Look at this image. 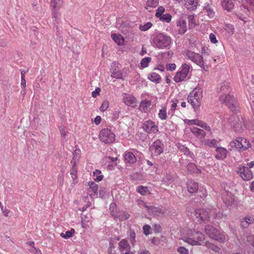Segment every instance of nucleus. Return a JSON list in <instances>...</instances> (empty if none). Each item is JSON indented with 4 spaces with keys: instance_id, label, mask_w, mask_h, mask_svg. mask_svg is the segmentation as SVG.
<instances>
[{
    "instance_id": "obj_1",
    "label": "nucleus",
    "mask_w": 254,
    "mask_h": 254,
    "mask_svg": "<svg viewBox=\"0 0 254 254\" xmlns=\"http://www.w3.org/2000/svg\"><path fill=\"white\" fill-rule=\"evenodd\" d=\"M172 43L171 37L163 33H154L151 38L153 47L159 49H169Z\"/></svg>"
},
{
    "instance_id": "obj_2",
    "label": "nucleus",
    "mask_w": 254,
    "mask_h": 254,
    "mask_svg": "<svg viewBox=\"0 0 254 254\" xmlns=\"http://www.w3.org/2000/svg\"><path fill=\"white\" fill-rule=\"evenodd\" d=\"M204 239L205 236L201 232L192 229H188L182 240L191 246H200Z\"/></svg>"
},
{
    "instance_id": "obj_3",
    "label": "nucleus",
    "mask_w": 254,
    "mask_h": 254,
    "mask_svg": "<svg viewBox=\"0 0 254 254\" xmlns=\"http://www.w3.org/2000/svg\"><path fill=\"white\" fill-rule=\"evenodd\" d=\"M185 58L191 61L192 62L199 66L200 68L205 69L207 65L202 55L194 52L187 50L184 52Z\"/></svg>"
},
{
    "instance_id": "obj_4",
    "label": "nucleus",
    "mask_w": 254,
    "mask_h": 254,
    "mask_svg": "<svg viewBox=\"0 0 254 254\" xmlns=\"http://www.w3.org/2000/svg\"><path fill=\"white\" fill-rule=\"evenodd\" d=\"M202 97V90L199 88H195L189 94L188 101L194 109L199 107Z\"/></svg>"
},
{
    "instance_id": "obj_5",
    "label": "nucleus",
    "mask_w": 254,
    "mask_h": 254,
    "mask_svg": "<svg viewBox=\"0 0 254 254\" xmlns=\"http://www.w3.org/2000/svg\"><path fill=\"white\" fill-rule=\"evenodd\" d=\"M205 232L208 236L213 240H216L220 243L224 242L225 236L223 232L216 229L211 225H207L205 228Z\"/></svg>"
},
{
    "instance_id": "obj_6",
    "label": "nucleus",
    "mask_w": 254,
    "mask_h": 254,
    "mask_svg": "<svg viewBox=\"0 0 254 254\" xmlns=\"http://www.w3.org/2000/svg\"><path fill=\"white\" fill-rule=\"evenodd\" d=\"M100 140L105 143H111L115 140V135L108 128L102 129L99 133Z\"/></svg>"
},
{
    "instance_id": "obj_7",
    "label": "nucleus",
    "mask_w": 254,
    "mask_h": 254,
    "mask_svg": "<svg viewBox=\"0 0 254 254\" xmlns=\"http://www.w3.org/2000/svg\"><path fill=\"white\" fill-rule=\"evenodd\" d=\"M220 97V100L223 103L226 104L232 111H235L237 106V103L233 95L230 94V92L223 93Z\"/></svg>"
},
{
    "instance_id": "obj_8",
    "label": "nucleus",
    "mask_w": 254,
    "mask_h": 254,
    "mask_svg": "<svg viewBox=\"0 0 254 254\" xmlns=\"http://www.w3.org/2000/svg\"><path fill=\"white\" fill-rule=\"evenodd\" d=\"M190 65L186 63L182 64L181 70L178 71L174 77V80L176 82H180L184 81L187 77L190 68Z\"/></svg>"
},
{
    "instance_id": "obj_9",
    "label": "nucleus",
    "mask_w": 254,
    "mask_h": 254,
    "mask_svg": "<svg viewBox=\"0 0 254 254\" xmlns=\"http://www.w3.org/2000/svg\"><path fill=\"white\" fill-rule=\"evenodd\" d=\"M236 172L239 174L242 179L244 181H249L253 178L252 171L248 167L240 165L237 168Z\"/></svg>"
},
{
    "instance_id": "obj_10",
    "label": "nucleus",
    "mask_w": 254,
    "mask_h": 254,
    "mask_svg": "<svg viewBox=\"0 0 254 254\" xmlns=\"http://www.w3.org/2000/svg\"><path fill=\"white\" fill-rule=\"evenodd\" d=\"M149 150L152 155L158 156L163 152L164 144L160 140L157 139L152 143Z\"/></svg>"
},
{
    "instance_id": "obj_11",
    "label": "nucleus",
    "mask_w": 254,
    "mask_h": 254,
    "mask_svg": "<svg viewBox=\"0 0 254 254\" xmlns=\"http://www.w3.org/2000/svg\"><path fill=\"white\" fill-rule=\"evenodd\" d=\"M143 130L148 133H156L158 132V127L152 121L149 120L145 121L142 125Z\"/></svg>"
},
{
    "instance_id": "obj_12",
    "label": "nucleus",
    "mask_w": 254,
    "mask_h": 254,
    "mask_svg": "<svg viewBox=\"0 0 254 254\" xmlns=\"http://www.w3.org/2000/svg\"><path fill=\"white\" fill-rule=\"evenodd\" d=\"M79 157L78 155L74 156L71 163L72 165V167L70 170V174L71 178L73 180V183L76 184L77 183V166L76 165V162L78 161Z\"/></svg>"
},
{
    "instance_id": "obj_13",
    "label": "nucleus",
    "mask_w": 254,
    "mask_h": 254,
    "mask_svg": "<svg viewBox=\"0 0 254 254\" xmlns=\"http://www.w3.org/2000/svg\"><path fill=\"white\" fill-rule=\"evenodd\" d=\"M221 195L222 199L225 206L227 207L232 206L234 202V196L231 192L223 190Z\"/></svg>"
},
{
    "instance_id": "obj_14",
    "label": "nucleus",
    "mask_w": 254,
    "mask_h": 254,
    "mask_svg": "<svg viewBox=\"0 0 254 254\" xmlns=\"http://www.w3.org/2000/svg\"><path fill=\"white\" fill-rule=\"evenodd\" d=\"M195 215L196 218L202 221H207L209 218L208 210L204 209L199 208L195 209Z\"/></svg>"
},
{
    "instance_id": "obj_15",
    "label": "nucleus",
    "mask_w": 254,
    "mask_h": 254,
    "mask_svg": "<svg viewBox=\"0 0 254 254\" xmlns=\"http://www.w3.org/2000/svg\"><path fill=\"white\" fill-rule=\"evenodd\" d=\"M177 25L179 27V33L180 34L182 35L186 32L187 30L186 16L179 18L177 22Z\"/></svg>"
},
{
    "instance_id": "obj_16",
    "label": "nucleus",
    "mask_w": 254,
    "mask_h": 254,
    "mask_svg": "<svg viewBox=\"0 0 254 254\" xmlns=\"http://www.w3.org/2000/svg\"><path fill=\"white\" fill-rule=\"evenodd\" d=\"M242 138L238 137L236 138L230 142L228 145L229 149L231 150L234 147L238 149H242L243 147V145H242Z\"/></svg>"
},
{
    "instance_id": "obj_17",
    "label": "nucleus",
    "mask_w": 254,
    "mask_h": 254,
    "mask_svg": "<svg viewBox=\"0 0 254 254\" xmlns=\"http://www.w3.org/2000/svg\"><path fill=\"white\" fill-rule=\"evenodd\" d=\"M216 154L215 156V158L218 160H223L226 157L227 150L222 147H218L216 149Z\"/></svg>"
},
{
    "instance_id": "obj_18",
    "label": "nucleus",
    "mask_w": 254,
    "mask_h": 254,
    "mask_svg": "<svg viewBox=\"0 0 254 254\" xmlns=\"http://www.w3.org/2000/svg\"><path fill=\"white\" fill-rule=\"evenodd\" d=\"M112 215L116 219H118L120 221H124L128 219L130 215L126 212L123 211L119 213L112 211Z\"/></svg>"
},
{
    "instance_id": "obj_19",
    "label": "nucleus",
    "mask_w": 254,
    "mask_h": 254,
    "mask_svg": "<svg viewBox=\"0 0 254 254\" xmlns=\"http://www.w3.org/2000/svg\"><path fill=\"white\" fill-rule=\"evenodd\" d=\"M192 133L198 139H202L205 136V133L203 130L197 127H193L190 128Z\"/></svg>"
},
{
    "instance_id": "obj_20",
    "label": "nucleus",
    "mask_w": 254,
    "mask_h": 254,
    "mask_svg": "<svg viewBox=\"0 0 254 254\" xmlns=\"http://www.w3.org/2000/svg\"><path fill=\"white\" fill-rule=\"evenodd\" d=\"M111 77L116 79H123L126 76V73L123 70H118L117 68H112Z\"/></svg>"
},
{
    "instance_id": "obj_21",
    "label": "nucleus",
    "mask_w": 254,
    "mask_h": 254,
    "mask_svg": "<svg viewBox=\"0 0 254 254\" xmlns=\"http://www.w3.org/2000/svg\"><path fill=\"white\" fill-rule=\"evenodd\" d=\"M142 205L144 207L147 208L148 212L151 213L154 215L159 216L160 214L164 213L163 211L158 207H154L153 206H147L144 202H142Z\"/></svg>"
},
{
    "instance_id": "obj_22",
    "label": "nucleus",
    "mask_w": 254,
    "mask_h": 254,
    "mask_svg": "<svg viewBox=\"0 0 254 254\" xmlns=\"http://www.w3.org/2000/svg\"><path fill=\"white\" fill-rule=\"evenodd\" d=\"M223 8L228 11H230L234 7V0H221Z\"/></svg>"
},
{
    "instance_id": "obj_23",
    "label": "nucleus",
    "mask_w": 254,
    "mask_h": 254,
    "mask_svg": "<svg viewBox=\"0 0 254 254\" xmlns=\"http://www.w3.org/2000/svg\"><path fill=\"white\" fill-rule=\"evenodd\" d=\"M119 249L123 253L124 252L130 251V247L126 240L123 239L119 243Z\"/></svg>"
},
{
    "instance_id": "obj_24",
    "label": "nucleus",
    "mask_w": 254,
    "mask_h": 254,
    "mask_svg": "<svg viewBox=\"0 0 254 254\" xmlns=\"http://www.w3.org/2000/svg\"><path fill=\"white\" fill-rule=\"evenodd\" d=\"M188 190L190 193L196 192L198 189V184L193 181H189L187 183Z\"/></svg>"
},
{
    "instance_id": "obj_25",
    "label": "nucleus",
    "mask_w": 254,
    "mask_h": 254,
    "mask_svg": "<svg viewBox=\"0 0 254 254\" xmlns=\"http://www.w3.org/2000/svg\"><path fill=\"white\" fill-rule=\"evenodd\" d=\"M254 221V218L250 216H247L243 218L241 220V224L243 228H247L249 225L253 223Z\"/></svg>"
},
{
    "instance_id": "obj_26",
    "label": "nucleus",
    "mask_w": 254,
    "mask_h": 254,
    "mask_svg": "<svg viewBox=\"0 0 254 254\" xmlns=\"http://www.w3.org/2000/svg\"><path fill=\"white\" fill-rule=\"evenodd\" d=\"M124 159L126 161L129 163H134L136 161L135 155L131 152L126 151L124 154Z\"/></svg>"
},
{
    "instance_id": "obj_27",
    "label": "nucleus",
    "mask_w": 254,
    "mask_h": 254,
    "mask_svg": "<svg viewBox=\"0 0 254 254\" xmlns=\"http://www.w3.org/2000/svg\"><path fill=\"white\" fill-rule=\"evenodd\" d=\"M188 9L194 10L196 7L195 0H185L182 2Z\"/></svg>"
},
{
    "instance_id": "obj_28",
    "label": "nucleus",
    "mask_w": 254,
    "mask_h": 254,
    "mask_svg": "<svg viewBox=\"0 0 254 254\" xmlns=\"http://www.w3.org/2000/svg\"><path fill=\"white\" fill-rule=\"evenodd\" d=\"M111 37L112 39L118 45H122L124 44L125 39L122 35L117 34H112Z\"/></svg>"
},
{
    "instance_id": "obj_29",
    "label": "nucleus",
    "mask_w": 254,
    "mask_h": 254,
    "mask_svg": "<svg viewBox=\"0 0 254 254\" xmlns=\"http://www.w3.org/2000/svg\"><path fill=\"white\" fill-rule=\"evenodd\" d=\"M148 79L152 82L156 83H160L161 79L160 76L156 72H151L149 73L148 75Z\"/></svg>"
},
{
    "instance_id": "obj_30",
    "label": "nucleus",
    "mask_w": 254,
    "mask_h": 254,
    "mask_svg": "<svg viewBox=\"0 0 254 254\" xmlns=\"http://www.w3.org/2000/svg\"><path fill=\"white\" fill-rule=\"evenodd\" d=\"M125 103L127 106H130L133 104L135 103L136 99L131 95H127L124 98Z\"/></svg>"
},
{
    "instance_id": "obj_31",
    "label": "nucleus",
    "mask_w": 254,
    "mask_h": 254,
    "mask_svg": "<svg viewBox=\"0 0 254 254\" xmlns=\"http://www.w3.org/2000/svg\"><path fill=\"white\" fill-rule=\"evenodd\" d=\"M158 118L161 120H165L167 118V108L165 106L162 107V108L159 110L158 114Z\"/></svg>"
},
{
    "instance_id": "obj_32",
    "label": "nucleus",
    "mask_w": 254,
    "mask_h": 254,
    "mask_svg": "<svg viewBox=\"0 0 254 254\" xmlns=\"http://www.w3.org/2000/svg\"><path fill=\"white\" fill-rule=\"evenodd\" d=\"M187 167L188 171H189L190 173H200L201 172L200 170L197 168L196 166L194 163H189Z\"/></svg>"
},
{
    "instance_id": "obj_33",
    "label": "nucleus",
    "mask_w": 254,
    "mask_h": 254,
    "mask_svg": "<svg viewBox=\"0 0 254 254\" xmlns=\"http://www.w3.org/2000/svg\"><path fill=\"white\" fill-rule=\"evenodd\" d=\"M88 186H89V191H92L95 195H97L98 191V185L92 181L88 183Z\"/></svg>"
},
{
    "instance_id": "obj_34",
    "label": "nucleus",
    "mask_w": 254,
    "mask_h": 254,
    "mask_svg": "<svg viewBox=\"0 0 254 254\" xmlns=\"http://www.w3.org/2000/svg\"><path fill=\"white\" fill-rule=\"evenodd\" d=\"M63 3V0H51V7L54 8H61Z\"/></svg>"
},
{
    "instance_id": "obj_35",
    "label": "nucleus",
    "mask_w": 254,
    "mask_h": 254,
    "mask_svg": "<svg viewBox=\"0 0 254 254\" xmlns=\"http://www.w3.org/2000/svg\"><path fill=\"white\" fill-rule=\"evenodd\" d=\"M150 106V102L149 101L145 100L142 101L140 104V109L141 111L146 112L148 110V108Z\"/></svg>"
},
{
    "instance_id": "obj_36",
    "label": "nucleus",
    "mask_w": 254,
    "mask_h": 254,
    "mask_svg": "<svg viewBox=\"0 0 254 254\" xmlns=\"http://www.w3.org/2000/svg\"><path fill=\"white\" fill-rule=\"evenodd\" d=\"M230 88V83L228 81H225L221 84L219 90L222 93H225L229 92Z\"/></svg>"
},
{
    "instance_id": "obj_37",
    "label": "nucleus",
    "mask_w": 254,
    "mask_h": 254,
    "mask_svg": "<svg viewBox=\"0 0 254 254\" xmlns=\"http://www.w3.org/2000/svg\"><path fill=\"white\" fill-rule=\"evenodd\" d=\"M75 233L74 229L71 228L70 230L66 231L65 233H61L60 236L63 238L68 239L71 237Z\"/></svg>"
},
{
    "instance_id": "obj_38",
    "label": "nucleus",
    "mask_w": 254,
    "mask_h": 254,
    "mask_svg": "<svg viewBox=\"0 0 254 254\" xmlns=\"http://www.w3.org/2000/svg\"><path fill=\"white\" fill-rule=\"evenodd\" d=\"M151 61V58L150 57H145L143 58L140 62V68H144L147 67Z\"/></svg>"
},
{
    "instance_id": "obj_39",
    "label": "nucleus",
    "mask_w": 254,
    "mask_h": 254,
    "mask_svg": "<svg viewBox=\"0 0 254 254\" xmlns=\"http://www.w3.org/2000/svg\"><path fill=\"white\" fill-rule=\"evenodd\" d=\"M93 179L97 182L101 181L103 178V176L101 175V172L99 170H96L93 173Z\"/></svg>"
},
{
    "instance_id": "obj_40",
    "label": "nucleus",
    "mask_w": 254,
    "mask_h": 254,
    "mask_svg": "<svg viewBox=\"0 0 254 254\" xmlns=\"http://www.w3.org/2000/svg\"><path fill=\"white\" fill-rule=\"evenodd\" d=\"M205 246L215 252H219L220 251V248L218 246L209 242H205Z\"/></svg>"
},
{
    "instance_id": "obj_41",
    "label": "nucleus",
    "mask_w": 254,
    "mask_h": 254,
    "mask_svg": "<svg viewBox=\"0 0 254 254\" xmlns=\"http://www.w3.org/2000/svg\"><path fill=\"white\" fill-rule=\"evenodd\" d=\"M205 13L210 18H212L215 16V12L213 8L210 5H207L205 7Z\"/></svg>"
},
{
    "instance_id": "obj_42",
    "label": "nucleus",
    "mask_w": 254,
    "mask_h": 254,
    "mask_svg": "<svg viewBox=\"0 0 254 254\" xmlns=\"http://www.w3.org/2000/svg\"><path fill=\"white\" fill-rule=\"evenodd\" d=\"M205 144L210 147H215L219 144V141L215 139H207L205 141Z\"/></svg>"
},
{
    "instance_id": "obj_43",
    "label": "nucleus",
    "mask_w": 254,
    "mask_h": 254,
    "mask_svg": "<svg viewBox=\"0 0 254 254\" xmlns=\"http://www.w3.org/2000/svg\"><path fill=\"white\" fill-rule=\"evenodd\" d=\"M245 1L247 4L244 7L248 11H253L254 9V0H245Z\"/></svg>"
},
{
    "instance_id": "obj_44",
    "label": "nucleus",
    "mask_w": 254,
    "mask_h": 254,
    "mask_svg": "<svg viewBox=\"0 0 254 254\" xmlns=\"http://www.w3.org/2000/svg\"><path fill=\"white\" fill-rule=\"evenodd\" d=\"M224 29L229 35H232L234 32V28L233 25L232 24H225L224 26Z\"/></svg>"
},
{
    "instance_id": "obj_45",
    "label": "nucleus",
    "mask_w": 254,
    "mask_h": 254,
    "mask_svg": "<svg viewBox=\"0 0 254 254\" xmlns=\"http://www.w3.org/2000/svg\"><path fill=\"white\" fill-rule=\"evenodd\" d=\"M195 125L200 127L207 131H210L211 130V127L202 121L197 120L196 124Z\"/></svg>"
},
{
    "instance_id": "obj_46",
    "label": "nucleus",
    "mask_w": 254,
    "mask_h": 254,
    "mask_svg": "<svg viewBox=\"0 0 254 254\" xmlns=\"http://www.w3.org/2000/svg\"><path fill=\"white\" fill-rule=\"evenodd\" d=\"M159 18L161 21L169 23L171 20L172 16L170 14L166 13L163 14Z\"/></svg>"
},
{
    "instance_id": "obj_47",
    "label": "nucleus",
    "mask_w": 254,
    "mask_h": 254,
    "mask_svg": "<svg viewBox=\"0 0 254 254\" xmlns=\"http://www.w3.org/2000/svg\"><path fill=\"white\" fill-rule=\"evenodd\" d=\"M159 4V0H147L146 6L150 7H156Z\"/></svg>"
},
{
    "instance_id": "obj_48",
    "label": "nucleus",
    "mask_w": 254,
    "mask_h": 254,
    "mask_svg": "<svg viewBox=\"0 0 254 254\" xmlns=\"http://www.w3.org/2000/svg\"><path fill=\"white\" fill-rule=\"evenodd\" d=\"M152 26V23L148 22L144 24H141L139 25V29L142 31H146L150 29Z\"/></svg>"
},
{
    "instance_id": "obj_49",
    "label": "nucleus",
    "mask_w": 254,
    "mask_h": 254,
    "mask_svg": "<svg viewBox=\"0 0 254 254\" xmlns=\"http://www.w3.org/2000/svg\"><path fill=\"white\" fill-rule=\"evenodd\" d=\"M189 21V25L190 28H193L196 23L194 20V15H189L188 17Z\"/></svg>"
},
{
    "instance_id": "obj_50",
    "label": "nucleus",
    "mask_w": 254,
    "mask_h": 254,
    "mask_svg": "<svg viewBox=\"0 0 254 254\" xmlns=\"http://www.w3.org/2000/svg\"><path fill=\"white\" fill-rule=\"evenodd\" d=\"M60 8H52V19L54 21H57L58 19L59 10Z\"/></svg>"
},
{
    "instance_id": "obj_51",
    "label": "nucleus",
    "mask_w": 254,
    "mask_h": 254,
    "mask_svg": "<svg viewBox=\"0 0 254 254\" xmlns=\"http://www.w3.org/2000/svg\"><path fill=\"white\" fill-rule=\"evenodd\" d=\"M242 149H243L244 150H246L251 147V144L250 142L247 140V139L245 138H242Z\"/></svg>"
},
{
    "instance_id": "obj_52",
    "label": "nucleus",
    "mask_w": 254,
    "mask_h": 254,
    "mask_svg": "<svg viewBox=\"0 0 254 254\" xmlns=\"http://www.w3.org/2000/svg\"><path fill=\"white\" fill-rule=\"evenodd\" d=\"M148 190L147 187L144 186H139L137 189L138 192L142 195H144Z\"/></svg>"
},
{
    "instance_id": "obj_53",
    "label": "nucleus",
    "mask_w": 254,
    "mask_h": 254,
    "mask_svg": "<svg viewBox=\"0 0 254 254\" xmlns=\"http://www.w3.org/2000/svg\"><path fill=\"white\" fill-rule=\"evenodd\" d=\"M177 103L173 102L171 105V108L168 111V115H170L171 117L173 116L175 113V111L176 109Z\"/></svg>"
},
{
    "instance_id": "obj_54",
    "label": "nucleus",
    "mask_w": 254,
    "mask_h": 254,
    "mask_svg": "<svg viewBox=\"0 0 254 254\" xmlns=\"http://www.w3.org/2000/svg\"><path fill=\"white\" fill-rule=\"evenodd\" d=\"M165 11V9L163 6H159L158 7L156 12L155 14V15L157 17H160L161 16H162Z\"/></svg>"
},
{
    "instance_id": "obj_55",
    "label": "nucleus",
    "mask_w": 254,
    "mask_h": 254,
    "mask_svg": "<svg viewBox=\"0 0 254 254\" xmlns=\"http://www.w3.org/2000/svg\"><path fill=\"white\" fill-rule=\"evenodd\" d=\"M109 103L108 101H104L103 102L100 108V110L102 112H104L106 111L109 107Z\"/></svg>"
},
{
    "instance_id": "obj_56",
    "label": "nucleus",
    "mask_w": 254,
    "mask_h": 254,
    "mask_svg": "<svg viewBox=\"0 0 254 254\" xmlns=\"http://www.w3.org/2000/svg\"><path fill=\"white\" fill-rule=\"evenodd\" d=\"M129 237L130 243L133 245L135 242V233L134 231L129 230Z\"/></svg>"
},
{
    "instance_id": "obj_57",
    "label": "nucleus",
    "mask_w": 254,
    "mask_h": 254,
    "mask_svg": "<svg viewBox=\"0 0 254 254\" xmlns=\"http://www.w3.org/2000/svg\"><path fill=\"white\" fill-rule=\"evenodd\" d=\"M177 252L180 254H189V250L184 247H180L177 249Z\"/></svg>"
},
{
    "instance_id": "obj_58",
    "label": "nucleus",
    "mask_w": 254,
    "mask_h": 254,
    "mask_svg": "<svg viewBox=\"0 0 254 254\" xmlns=\"http://www.w3.org/2000/svg\"><path fill=\"white\" fill-rule=\"evenodd\" d=\"M166 68L167 70L173 71L175 70L176 65L175 64H166Z\"/></svg>"
},
{
    "instance_id": "obj_59",
    "label": "nucleus",
    "mask_w": 254,
    "mask_h": 254,
    "mask_svg": "<svg viewBox=\"0 0 254 254\" xmlns=\"http://www.w3.org/2000/svg\"><path fill=\"white\" fill-rule=\"evenodd\" d=\"M150 227L148 225H146L143 226V232L145 235H148L150 233Z\"/></svg>"
},
{
    "instance_id": "obj_60",
    "label": "nucleus",
    "mask_w": 254,
    "mask_h": 254,
    "mask_svg": "<svg viewBox=\"0 0 254 254\" xmlns=\"http://www.w3.org/2000/svg\"><path fill=\"white\" fill-rule=\"evenodd\" d=\"M209 39L212 43L216 44L218 42L215 35L213 33H210L209 35Z\"/></svg>"
},
{
    "instance_id": "obj_61",
    "label": "nucleus",
    "mask_w": 254,
    "mask_h": 254,
    "mask_svg": "<svg viewBox=\"0 0 254 254\" xmlns=\"http://www.w3.org/2000/svg\"><path fill=\"white\" fill-rule=\"evenodd\" d=\"M100 91L101 89L100 88H96L95 91L92 92V96L94 98L96 97L99 95Z\"/></svg>"
},
{
    "instance_id": "obj_62",
    "label": "nucleus",
    "mask_w": 254,
    "mask_h": 254,
    "mask_svg": "<svg viewBox=\"0 0 254 254\" xmlns=\"http://www.w3.org/2000/svg\"><path fill=\"white\" fill-rule=\"evenodd\" d=\"M197 120H185L184 122L187 125H195Z\"/></svg>"
},
{
    "instance_id": "obj_63",
    "label": "nucleus",
    "mask_w": 254,
    "mask_h": 254,
    "mask_svg": "<svg viewBox=\"0 0 254 254\" xmlns=\"http://www.w3.org/2000/svg\"><path fill=\"white\" fill-rule=\"evenodd\" d=\"M247 240L249 242L254 248V236L249 235L247 237Z\"/></svg>"
},
{
    "instance_id": "obj_64",
    "label": "nucleus",
    "mask_w": 254,
    "mask_h": 254,
    "mask_svg": "<svg viewBox=\"0 0 254 254\" xmlns=\"http://www.w3.org/2000/svg\"><path fill=\"white\" fill-rule=\"evenodd\" d=\"M101 122V118L99 116H97L94 119V122L96 125H98Z\"/></svg>"
}]
</instances>
